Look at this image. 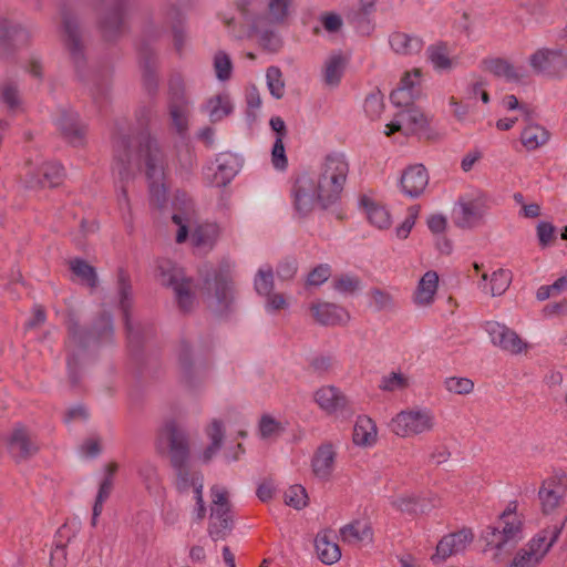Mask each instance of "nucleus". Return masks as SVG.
<instances>
[{"label": "nucleus", "mask_w": 567, "mask_h": 567, "mask_svg": "<svg viewBox=\"0 0 567 567\" xmlns=\"http://www.w3.org/2000/svg\"><path fill=\"white\" fill-rule=\"evenodd\" d=\"M349 174V162L342 153H330L319 164L317 179L308 175L297 178L292 194L296 209L307 215L315 207L334 204L343 190Z\"/></svg>", "instance_id": "1"}, {"label": "nucleus", "mask_w": 567, "mask_h": 567, "mask_svg": "<svg viewBox=\"0 0 567 567\" xmlns=\"http://www.w3.org/2000/svg\"><path fill=\"white\" fill-rule=\"evenodd\" d=\"M117 169L124 178L134 167H144L152 200L161 206L166 200L165 157L156 140L142 133L135 141L123 138L116 146Z\"/></svg>", "instance_id": "2"}, {"label": "nucleus", "mask_w": 567, "mask_h": 567, "mask_svg": "<svg viewBox=\"0 0 567 567\" xmlns=\"http://www.w3.org/2000/svg\"><path fill=\"white\" fill-rule=\"evenodd\" d=\"M155 449L161 455H168L172 464L178 467L175 481L176 488L183 494H193L194 498L203 495L204 477L199 471L184 466L188 458L189 446L186 433L174 420H166L159 426Z\"/></svg>", "instance_id": "3"}, {"label": "nucleus", "mask_w": 567, "mask_h": 567, "mask_svg": "<svg viewBox=\"0 0 567 567\" xmlns=\"http://www.w3.org/2000/svg\"><path fill=\"white\" fill-rule=\"evenodd\" d=\"M517 509L518 503L509 502L498 519L487 526L482 534L485 543L484 550L489 553L491 558L496 563L505 560L524 538V518Z\"/></svg>", "instance_id": "4"}, {"label": "nucleus", "mask_w": 567, "mask_h": 567, "mask_svg": "<svg viewBox=\"0 0 567 567\" xmlns=\"http://www.w3.org/2000/svg\"><path fill=\"white\" fill-rule=\"evenodd\" d=\"M172 220L177 227V243H184L190 235L193 245L204 251L213 248L220 234L219 227L215 223L198 224L192 204H187L184 209L176 212Z\"/></svg>", "instance_id": "5"}, {"label": "nucleus", "mask_w": 567, "mask_h": 567, "mask_svg": "<svg viewBox=\"0 0 567 567\" xmlns=\"http://www.w3.org/2000/svg\"><path fill=\"white\" fill-rule=\"evenodd\" d=\"M155 277L161 285L173 289L177 306L183 312L194 309L196 305L195 285L174 261L166 258L158 259Z\"/></svg>", "instance_id": "6"}, {"label": "nucleus", "mask_w": 567, "mask_h": 567, "mask_svg": "<svg viewBox=\"0 0 567 567\" xmlns=\"http://www.w3.org/2000/svg\"><path fill=\"white\" fill-rule=\"evenodd\" d=\"M566 522L565 517L539 530L515 554L508 567H537L559 538Z\"/></svg>", "instance_id": "7"}, {"label": "nucleus", "mask_w": 567, "mask_h": 567, "mask_svg": "<svg viewBox=\"0 0 567 567\" xmlns=\"http://www.w3.org/2000/svg\"><path fill=\"white\" fill-rule=\"evenodd\" d=\"M435 426L434 412L432 409L422 405H414L400 411L390 422L391 431L403 439L430 433Z\"/></svg>", "instance_id": "8"}, {"label": "nucleus", "mask_w": 567, "mask_h": 567, "mask_svg": "<svg viewBox=\"0 0 567 567\" xmlns=\"http://www.w3.org/2000/svg\"><path fill=\"white\" fill-rule=\"evenodd\" d=\"M489 209L487 195L472 189L461 195L453 208V221L456 227L472 229L477 227Z\"/></svg>", "instance_id": "9"}, {"label": "nucleus", "mask_w": 567, "mask_h": 567, "mask_svg": "<svg viewBox=\"0 0 567 567\" xmlns=\"http://www.w3.org/2000/svg\"><path fill=\"white\" fill-rule=\"evenodd\" d=\"M207 286L208 291L205 296L207 307L218 313L226 311L234 299L231 265H220L213 281L207 280Z\"/></svg>", "instance_id": "10"}, {"label": "nucleus", "mask_w": 567, "mask_h": 567, "mask_svg": "<svg viewBox=\"0 0 567 567\" xmlns=\"http://www.w3.org/2000/svg\"><path fill=\"white\" fill-rule=\"evenodd\" d=\"M313 401L327 415L349 420L354 411L350 399L338 386L322 385L313 392Z\"/></svg>", "instance_id": "11"}, {"label": "nucleus", "mask_w": 567, "mask_h": 567, "mask_svg": "<svg viewBox=\"0 0 567 567\" xmlns=\"http://www.w3.org/2000/svg\"><path fill=\"white\" fill-rule=\"evenodd\" d=\"M567 497V477L557 473L546 477L538 489V499L542 513L549 515L555 513Z\"/></svg>", "instance_id": "12"}, {"label": "nucleus", "mask_w": 567, "mask_h": 567, "mask_svg": "<svg viewBox=\"0 0 567 567\" xmlns=\"http://www.w3.org/2000/svg\"><path fill=\"white\" fill-rule=\"evenodd\" d=\"M93 338L91 333H86L82 330L78 323L71 321L69 323V341H68V371L69 377L72 383H78V368L80 363L84 360L85 357V347L89 344L90 340Z\"/></svg>", "instance_id": "13"}, {"label": "nucleus", "mask_w": 567, "mask_h": 567, "mask_svg": "<svg viewBox=\"0 0 567 567\" xmlns=\"http://www.w3.org/2000/svg\"><path fill=\"white\" fill-rule=\"evenodd\" d=\"M473 539L474 534L468 528H462L443 536L436 545L435 554L431 558L432 561L440 564L452 556L464 553Z\"/></svg>", "instance_id": "14"}, {"label": "nucleus", "mask_w": 567, "mask_h": 567, "mask_svg": "<svg viewBox=\"0 0 567 567\" xmlns=\"http://www.w3.org/2000/svg\"><path fill=\"white\" fill-rule=\"evenodd\" d=\"M426 126L424 113L416 106L402 109L394 118L385 125L384 134L391 136L400 132L405 136L414 135Z\"/></svg>", "instance_id": "15"}, {"label": "nucleus", "mask_w": 567, "mask_h": 567, "mask_svg": "<svg viewBox=\"0 0 567 567\" xmlns=\"http://www.w3.org/2000/svg\"><path fill=\"white\" fill-rule=\"evenodd\" d=\"M239 169L238 159L230 153H221L215 163L204 171L205 181L216 187L226 186L236 176Z\"/></svg>", "instance_id": "16"}, {"label": "nucleus", "mask_w": 567, "mask_h": 567, "mask_svg": "<svg viewBox=\"0 0 567 567\" xmlns=\"http://www.w3.org/2000/svg\"><path fill=\"white\" fill-rule=\"evenodd\" d=\"M530 66L539 73L557 74L567 66V55L560 48H540L529 56Z\"/></svg>", "instance_id": "17"}, {"label": "nucleus", "mask_w": 567, "mask_h": 567, "mask_svg": "<svg viewBox=\"0 0 567 567\" xmlns=\"http://www.w3.org/2000/svg\"><path fill=\"white\" fill-rule=\"evenodd\" d=\"M485 331L488 333L492 343L506 352L518 354L527 349V343L514 330L497 321L486 322Z\"/></svg>", "instance_id": "18"}, {"label": "nucleus", "mask_w": 567, "mask_h": 567, "mask_svg": "<svg viewBox=\"0 0 567 567\" xmlns=\"http://www.w3.org/2000/svg\"><path fill=\"white\" fill-rule=\"evenodd\" d=\"M338 447L332 442H323L313 453L311 470L313 475L322 481L331 480L337 465Z\"/></svg>", "instance_id": "19"}, {"label": "nucleus", "mask_w": 567, "mask_h": 567, "mask_svg": "<svg viewBox=\"0 0 567 567\" xmlns=\"http://www.w3.org/2000/svg\"><path fill=\"white\" fill-rule=\"evenodd\" d=\"M64 178L63 167L53 162L44 163L38 171L30 169L24 183L28 188L37 189L44 187H55L62 183Z\"/></svg>", "instance_id": "20"}, {"label": "nucleus", "mask_w": 567, "mask_h": 567, "mask_svg": "<svg viewBox=\"0 0 567 567\" xmlns=\"http://www.w3.org/2000/svg\"><path fill=\"white\" fill-rule=\"evenodd\" d=\"M29 32L20 27L13 24L4 18H0V54L6 56L18 47L27 44L29 41Z\"/></svg>", "instance_id": "21"}, {"label": "nucleus", "mask_w": 567, "mask_h": 567, "mask_svg": "<svg viewBox=\"0 0 567 567\" xmlns=\"http://www.w3.org/2000/svg\"><path fill=\"white\" fill-rule=\"evenodd\" d=\"M439 289V275L434 270L426 271L417 281L412 295V302L417 308L431 307Z\"/></svg>", "instance_id": "22"}, {"label": "nucleus", "mask_w": 567, "mask_h": 567, "mask_svg": "<svg viewBox=\"0 0 567 567\" xmlns=\"http://www.w3.org/2000/svg\"><path fill=\"white\" fill-rule=\"evenodd\" d=\"M313 319L323 326L346 324L349 319V312L336 303L318 301L310 307Z\"/></svg>", "instance_id": "23"}, {"label": "nucleus", "mask_w": 567, "mask_h": 567, "mask_svg": "<svg viewBox=\"0 0 567 567\" xmlns=\"http://www.w3.org/2000/svg\"><path fill=\"white\" fill-rule=\"evenodd\" d=\"M477 287L484 293L492 297L502 296L509 287L513 276L511 270L499 268L494 270L491 275L482 272L480 275Z\"/></svg>", "instance_id": "24"}, {"label": "nucleus", "mask_w": 567, "mask_h": 567, "mask_svg": "<svg viewBox=\"0 0 567 567\" xmlns=\"http://www.w3.org/2000/svg\"><path fill=\"white\" fill-rule=\"evenodd\" d=\"M429 183V175L421 164L409 166L402 174L401 187L405 195L417 197Z\"/></svg>", "instance_id": "25"}, {"label": "nucleus", "mask_w": 567, "mask_h": 567, "mask_svg": "<svg viewBox=\"0 0 567 567\" xmlns=\"http://www.w3.org/2000/svg\"><path fill=\"white\" fill-rule=\"evenodd\" d=\"M128 0H103L102 9L107 11L101 20V29L105 37H112L123 24V9Z\"/></svg>", "instance_id": "26"}, {"label": "nucleus", "mask_w": 567, "mask_h": 567, "mask_svg": "<svg viewBox=\"0 0 567 567\" xmlns=\"http://www.w3.org/2000/svg\"><path fill=\"white\" fill-rule=\"evenodd\" d=\"M348 58L342 52L330 53L322 64V80L324 85L337 87L344 74Z\"/></svg>", "instance_id": "27"}, {"label": "nucleus", "mask_w": 567, "mask_h": 567, "mask_svg": "<svg viewBox=\"0 0 567 567\" xmlns=\"http://www.w3.org/2000/svg\"><path fill=\"white\" fill-rule=\"evenodd\" d=\"M389 45L395 54L409 56L420 53L424 42L415 34L395 31L389 35Z\"/></svg>", "instance_id": "28"}, {"label": "nucleus", "mask_w": 567, "mask_h": 567, "mask_svg": "<svg viewBox=\"0 0 567 567\" xmlns=\"http://www.w3.org/2000/svg\"><path fill=\"white\" fill-rule=\"evenodd\" d=\"M286 427L287 422L281 416L264 413L259 417L257 433L262 441L275 442L285 433Z\"/></svg>", "instance_id": "29"}, {"label": "nucleus", "mask_w": 567, "mask_h": 567, "mask_svg": "<svg viewBox=\"0 0 567 567\" xmlns=\"http://www.w3.org/2000/svg\"><path fill=\"white\" fill-rule=\"evenodd\" d=\"M9 447L11 453L20 458L29 457L38 450L28 430L21 424L14 426L9 439Z\"/></svg>", "instance_id": "30"}, {"label": "nucleus", "mask_w": 567, "mask_h": 567, "mask_svg": "<svg viewBox=\"0 0 567 567\" xmlns=\"http://www.w3.org/2000/svg\"><path fill=\"white\" fill-rule=\"evenodd\" d=\"M56 125L71 143H82L85 135V126L79 121L76 113L72 111L62 112L56 118Z\"/></svg>", "instance_id": "31"}, {"label": "nucleus", "mask_w": 567, "mask_h": 567, "mask_svg": "<svg viewBox=\"0 0 567 567\" xmlns=\"http://www.w3.org/2000/svg\"><path fill=\"white\" fill-rule=\"evenodd\" d=\"M315 547L319 559L323 564H334L341 557L339 545L333 540L330 532L319 533L315 540Z\"/></svg>", "instance_id": "32"}, {"label": "nucleus", "mask_w": 567, "mask_h": 567, "mask_svg": "<svg viewBox=\"0 0 567 567\" xmlns=\"http://www.w3.org/2000/svg\"><path fill=\"white\" fill-rule=\"evenodd\" d=\"M427 60L437 71H450L455 65L451 48L443 42L430 45L426 49Z\"/></svg>", "instance_id": "33"}, {"label": "nucleus", "mask_w": 567, "mask_h": 567, "mask_svg": "<svg viewBox=\"0 0 567 567\" xmlns=\"http://www.w3.org/2000/svg\"><path fill=\"white\" fill-rule=\"evenodd\" d=\"M378 431L372 419L358 416L353 427V443L358 446H372L377 442Z\"/></svg>", "instance_id": "34"}, {"label": "nucleus", "mask_w": 567, "mask_h": 567, "mask_svg": "<svg viewBox=\"0 0 567 567\" xmlns=\"http://www.w3.org/2000/svg\"><path fill=\"white\" fill-rule=\"evenodd\" d=\"M341 538L348 544H359L372 540V528L367 520H354L340 529Z\"/></svg>", "instance_id": "35"}, {"label": "nucleus", "mask_w": 567, "mask_h": 567, "mask_svg": "<svg viewBox=\"0 0 567 567\" xmlns=\"http://www.w3.org/2000/svg\"><path fill=\"white\" fill-rule=\"evenodd\" d=\"M361 204L370 224L379 229H385L391 226V215L384 206L365 196L361 198Z\"/></svg>", "instance_id": "36"}, {"label": "nucleus", "mask_w": 567, "mask_h": 567, "mask_svg": "<svg viewBox=\"0 0 567 567\" xmlns=\"http://www.w3.org/2000/svg\"><path fill=\"white\" fill-rule=\"evenodd\" d=\"M169 116L172 125L178 134L186 132L189 116L188 102L182 96H176L169 104Z\"/></svg>", "instance_id": "37"}, {"label": "nucleus", "mask_w": 567, "mask_h": 567, "mask_svg": "<svg viewBox=\"0 0 567 567\" xmlns=\"http://www.w3.org/2000/svg\"><path fill=\"white\" fill-rule=\"evenodd\" d=\"M486 70L498 78H503L507 81L518 80L523 71L520 68L514 65L509 61L501 58L491 59L485 61Z\"/></svg>", "instance_id": "38"}, {"label": "nucleus", "mask_w": 567, "mask_h": 567, "mask_svg": "<svg viewBox=\"0 0 567 567\" xmlns=\"http://www.w3.org/2000/svg\"><path fill=\"white\" fill-rule=\"evenodd\" d=\"M548 140H549L548 131L538 124L527 125L520 135L522 144L528 151H534V150L545 145L548 142Z\"/></svg>", "instance_id": "39"}, {"label": "nucleus", "mask_w": 567, "mask_h": 567, "mask_svg": "<svg viewBox=\"0 0 567 567\" xmlns=\"http://www.w3.org/2000/svg\"><path fill=\"white\" fill-rule=\"evenodd\" d=\"M391 505L395 509H398L402 513L409 514V515L423 514V513H426L427 511H430V506H427L424 503V499H421L419 497H415V496L409 495V494L395 496L391 501Z\"/></svg>", "instance_id": "40"}, {"label": "nucleus", "mask_w": 567, "mask_h": 567, "mask_svg": "<svg viewBox=\"0 0 567 567\" xmlns=\"http://www.w3.org/2000/svg\"><path fill=\"white\" fill-rule=\"evenodd\" d=\"M293 0H268L267 16L259 18L270 24H284L289 17Z\"/></svg>", "instance_id": "41"}, {"label": "nucleus", "mask_w": 567, "mask_h": 567, "mask_svg": "<svg viewBox=\"0 0 567 567\" xmlns=\"http://www.w3.org/2000/svg\"><path fill=\"white\" fill-rule=\"evenodd\" d=\"M138 476L151 495H159L163 491L157 467L152 463H143L138 467Z\"/></svg>", "instance_id": "42"}, {"label": "nucleus", "mask_w": 567, "mask_h": 567, "mask_svg": "<svg viewBox=\"0 0 567 567\" xmlns=\"http://www.w3.org/2000/svg\"><path fill=\"white\" fill-rule=\"evenodd\" d=\"M63 29L65 43L71 54L76 58L82 49L81 37L79 33V24L78 20L71 16H64L63 18Z\"/></svg>", "instance_id": "43"}, {"label": "nucleus", "mask_w": 567, "mask_h": 567, "mask_svg": "<svg viewBox=\"0 0 567 567\" xmlns=\"http://www.w3.org/2000/svg\"><path fill=\"white\" fill-rule=\"evenodd\" d=\"M206 110L210 120L217 122L231 113L233 103L228 94H217L207 101Z\"/></svg>", "instance_id": "44"}, {"label": "nucleus", "mask_w": 567, "mask_h": 567, "mask_svg": "<svg viewBox=\"0 0 567 567\" xmlns=\"http://www.w3.org/2000/svg\"><path fill=\"white\" fill-rule=\"evenodd\" d=\"M270 25L269 22L257 19L254 23V30L264 48L277 51L281 47V41L277 33L270 29Z\"/></svg>", "instance_id": "45"}, {"label": "nucleus", "mask_w": 567, "mask_h": 567, "mask_svg": "<svg viewBox=\"0 0 567 567\" xmlns=\"http://www.w3.org/2000/svg\"><path fill=\"white\" fill-rule=\"evenodd\" d=\"M411 384V379L403 372L392 371L383 375L379 383V389L385 392H402Z\"/></svg>", "instance_id": "46"}, {"label": "nucleus", "mask_w": 567, "mask_h": 567, "mask_svg": "<svg viewBox=\"0 0 567 567\" xmlns=\"http://www.w3.org/2000/svg\"><path fill=\"white\" fill-rule=\"evenodd\" d=\"M369 306L375 311H388L394 308V298L390 291L372 288L368 291Z\"/></svg>", "instance_id": "47"}, {"label": "nucleus", "mask_w": 567, "mask_h": 567, "mask_svg": "<svg viewBox=\"0 0 567 567\" xmlns=\"http://www.w3.org/2000/svg\"><path fill=\"white\" fill-rule=\"evenodd\" d=\"M70 269L81 280L83 285H86L91 288L96 286L97 277L95 269L84 260H71Z\"/></svg>", "instance_id": "48"}, {"label": "nucleus", "mask_w": 567, "mask_h": 567, "mask_svg": "<svg viewBox=\"0 0 567 567\" xmlns=\"http://www.w3.org/2000/svg\"><path fill=\"white\" fill-rule=\"evenodd\" d=\"M233 526V518H218L215 515L209 517L207 533L214 542L223 540L230 534Z\"/></svg>", "instance_id": "49"}, {"label": "nucleus", "mask_w": 567, "mask_h": 567, "mask_svg": "<svg viewBox=\"0 0 567 567\" xmlns=\"http://www.w3.org/2000/svg\"><path fill=\"white\" fill-rule=\"evenodd\" d=\"M444 389L452 394L467 395L474 390V382L465 377H449L443 381Z\"/></svg>", "instance_id": "50"}, {"label": "nucleus", "mask_w": 567, "mask_h": 567, "mask_svg": "<svg viewBox=\"0 0 567 567\" xmlns=\"http://www.w3.org/2000/svg\"><path fill=\"white\" fill-rule=\"evenodd\" d=\"M267 86L275 99H281L285 94V81L278 66H269L266 72Z\"/></svg>", "instance_id": "51"}, {"label": "nucleus", "mask_w": 567, "mask_h": 567, "mask_svg": "<svg viewBox=\"0 0 567 567\" xmlns=\"http://www.w3.org/2000/svg\"><path fill=\"white\" fill-rule=\"evenodd\" d=\"M478 99L487 104L489 102V95L485 89V82L482 80H475L471 82L464 91L463 101L471 103L473 106Z\"/></svg>", "instance_id": "52"}, {"label": "nucleus", "mask_w": 567, "mask_h": 567, "mask_svg": "<svg viewBox=\"0 0 567 567\" xmlns=\"http://www.w3.org/2000/svg\"><path fill=\"white\" fill-rule=\"evenodd\" d=\"M255 289L259 296H267L274 289V274L270 266H262L255 277Z\"/></svg>", "instance_id": "53"}, {"label": "nucleus", "mask_w": 567, "mask_h": 567, "mask_svg": "<svg viewBox=\"0 0 567 567\" xmlns=\"http://www.w3.org/2000/svg\"><path fill=\"white\" fill-rule=\"evenodd\" d=\"M0 101L11 111L20 109L21 97L16 83L6 82L2 84L0 89Z\"/></svg>", "instance_id": "54"}, {"label": "nucleus", "mask_w": 567, "mask_h": 567, "mask_svg": "<svg viewBox=\"0 0 567 567\" xmlns=\"http://www.w3.org/2000/svg\"><path fill=\"white\" fill-rule=\"evenodd\" d=\"M333 289L342 295L354 293L361 287V281L358 277L351 275H340L333 278Z\"/></svg>", "instance_id": "55"}, {"label": "nucleus", "mask_w": 567, "mask_h": 567, "mask_svg": "<svg viewBox=\"0 0 567 567\" xmlns=\"http://www.w3.org/2000/svg\"><path fill=\"white\" fill-rule=\"evenodd\" d=\"M285 503L296 509L303 508L308 503L306 488L301 485H292L285 492Z\"/></svg>", "instance_id": "56"}, {"label": "nucleus", "mask_w": 567, "mask_h": 567, "mask_svg": "<svg viewBox=\"0 0 567 567\" xmlns=\"http://www.w3.org/2000/svg\"><path fill=\"white\" fill-rule=\"evenodd\" d=\"M567 289V276L558 278L553 285L540 286L536 292L538 300L557 297Z\"/></svg>", "instance_id": "57"}, {"label": "nucleus", "mask_w": 567, "mask_h": 567, "mask_svg": "<svg viewBox=\"0 0 567 567\" xmlns=\"http://www.w3.org/2000/svg\"><path fill=\"white\" fill-rule=\"evenodd\" d=\"M364 112L371 118H379L383 112L384 103L383 99L379 93H373L367 96L364 100Z\"/></svg>", "instance_id": "58"}, {"label": "nucleus", "mask_w": 567, "mask_h": 567, "mask_svg": "<svg viewBox=\"0 0 567 567\" xmlns=\"http://www.w3.org/2000/svg\"><path fill=\"white\" fill-rule=\"evenodd\" d=\"M214 69L216 72V76L220 81L228 80L231 74V61L227 54L224 52H218L214 58Z\"/></svg>", "instance_id": "59"}, {"label": "nucleus", "mask_w": 567, "mask_h": 567, "mask_svg": "<svg viewBox=\"0 0 567 567\" xmlns=\"http://www.w3.org/2000/svg\"><path fill=\"white\" fill-rule=\"evenodd\" d=\"M422 71L414 69L410 72H405L399 83V89H405L414 94L419 95L420 83H421Z\"/></svg>", "instance_id": "60"}, {"label": "nucleus", "mask_w": 567, "mask_h": 567, "mask_svg": "<svg viewBox=\"0 0 567 567\" xmlns=\"http://www.w3.org/2000/svg\"><path fill=\"white\" fill-rule=\"evenodd\" d=\"M271 163L277 169H285L287 167V156L284 146V140L276 137L271 150Z\"/></svg>", "instance_id": "61"}, {"label": "nucleus", "mask_w": 567, "mask_h": 567, "mask_svg": "<svg viewBox=\"0 0 567 567\" xmlns=\"http://www.w3.org/2000/svg\"><path fill=\"white\" fill-rule=\"evenodd\" d=\"M265 309L269 313H274L280 310H284L288 307L289 302L285 295L279 292H270L265 296Z\"/></svg>", "instance_id": "62"}, {"label": "nucleus", "mask_w": 567, "mask_h": 567, "mask_svg": "<svg viewBox=\"0 0 567 567\" xmlns=\"http://www.w3.org/2000/svg\"><path fill=\"white\" fill-rule=\"evenodd\" d=\"M416 96L417 95L414 94L413 92H410L405 89L396 87L391 93L390 97L394 105L403 107V109H408V107H414L413 101L416 99Z\"/></svg>", "instance_id": "63"}, {"label": "nucleus", "mask_w": 567, "mask_h": 567, "mask_svg": "<svg viewBox=\"0 0 567 567\" xmlns=\"http://www.w3.org/2000/svg\"><path fill=\"white\" fill-rule=\"evenodd\" d=\"M206 435L210 443L221 445L225 436V425L220 420L214 419L206 426Z\"/></svg>", "instance_id": "64"}]
</instances>
